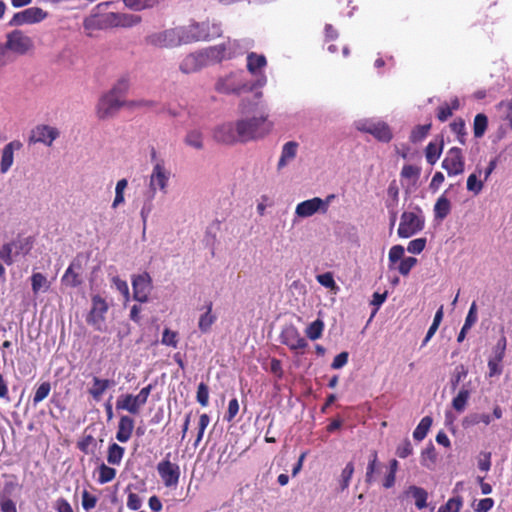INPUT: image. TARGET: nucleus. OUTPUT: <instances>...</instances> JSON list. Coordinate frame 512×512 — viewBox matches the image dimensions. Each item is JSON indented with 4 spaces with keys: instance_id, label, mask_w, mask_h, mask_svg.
Masks as SVG:
<instances>
[{
    "instance_id": "nucleus-60",
    "label": "nucleus",
    "mask_w": 512,
    "mask_h": 512,
    "mask_svg": "<svg viewBox=\"0 0 512 512\" xmlns=\"http://www.w3.org/2000/svg\"><path fill=\"white\" fill-rule=\"evenodd\" d=\"M478 320V312H477V305L475 302H473L468 310L467 316L465 318L463 328L464 330H470L474 324Z\"/></svg>"
},
{
    "instance_id": "nucleus-12",
    "label": "nucleus",
    "mask_w": 512,
    "mask_h": 512,
    "mask_svg": "<svg viewBox=\"0 0 512 512\" xmlns=\"http://www.w3.org/2000/svg\"><path fill=\"white\" fill-rule=\"evenodd\" d=\"M234 46L235 41L228 40L227 42L201 49L200 51L206 66L232 58Z\"/></svg>"
},
{
    "instance_id": "nucleus-54",
    "label": "nucleus",
    "mask_w": 512,
    "mask_h": 512,
    "mask_svg": "<svg viewBox=\"0 0 512 512\" xmlns=\"http://www.w3.org/2000/svg\"><path fill=\"white\" fill-rule=\"evenodd\" d=\"M451 130L456 134L457 140L460 144L466 143V127L465 122L462 119H458L450 124Z\"/></svg>"
},
{
    "instance_id": "nucleus-21",
    "label": "nucleus",
    "mask_w": 512,
    "mask_h": 512,
    "mask_svg": "<svg viewBox=\"0 0 512 512\" xmlns=\"http://www.w3.org/2000/svg\"><path fill=\"white\" fill-rule=\"evenodd\" d=\"M206 67L201 51L187 55L180 63V70L185 74L195 73Z\"/></svg>"
},
{
    "instance_id": "nucleus-32",
    "label": "nucleus",
    "mask_w": 512,
    "mask_h": 512,
    "mask_svg": "<svg viewBox=\"0 0 512 512\" xmlns=\"http://www.w3.org/2000/svg\"><path fill=\"white\" fill-rule=\"evenodd\" d=\"M434 216L438 220H443L451 211V202L445 194H442L434 205Z\"/></svg>"
},
{
    "instance_id": "nucleus-53",
    "label": "nucleus",
    "mask_w": 512,
    "mask_h": 512,
    "mask_svg": "<svg viewBox=\"0 0 512 512\" xmlns=\"http://www.w3.org/2000/svg\"><path fill=\"white\" fill-rule=\"evenodd\" d=\"M354 473V464L353 462H349L346 464L345 468L342 470L340 475V488L342 491L346 490L349 487L350 480Z\"/></svg>"
},
{
    "instance_id": "nucleus-50",
    "label": "nucleus",
    "mask_w": 512,
    "mask_h": 512,
    "mask_svg": "<svg viewBox=\"0 0 512 512\" xmlns=\"http://www.w3.org/2000/svg\"><path fill=\"white\" fill-rule=\"evenodd\" d=\"M12 245L15 249L14 251L17 256L26 255L32 248V241L29 237L19 238L12 241Z\"/></svg>"
},
{
    "instance_id": "nucleus-55",
    "label": "nucleus",
    "mask_w": 512,
    "mask_h": 512,
    "mask_svg": "<svg viewBox=\"0 0 512 512\" xmlns=\"http://www.w3.org/2000/svg\"><path fill=\"white\" fill-rule=\"evenodd\" d=\"M431 128V124H424L416 126L410 135V140L413 143L421 142L429 133Z\"/></svg>"
},
{
    "instance_id": "nucleus-3",
    "label": "nucleus",
    "mask_w": 512,
    "mask_h": 512,
    "mask_svg": "<svg viewBox=\"0 0 512 512\" xmlns=\"http://www.w3.org/2000/svg\"><path fill=\"white\" fill-rule=\"evenodd\" d=\"M215 90L222 94L240 95L255 90V88H251L244 72L237 70L220 76L215 83Z\"/></svg>"
},
{
    "instance_id": "nucleus-43",
    "label": "nucleus",
    "mask_w": 512,
    "mask_h": 512,
    "mask_svg": "<svg viewBox=\"0 0 512 512\" xmlns=\"http://www.w3.org/2000/svg\"><path fill=\"white\" fill-rule=\"evenodd\" d=\"M432 422L433 420L430 416L423 417L413 432L414 439L422 441L427 436Z\"/></svg>"
},
{
    "instance_id": "nucleus-41",
    "label": "nucleus",
    "mask_w": 512,
    "mask_h": 512,
    "mask_svg": "<svg viewBox=\"0 0 512 512\" xmlns=\"http://www.w3.org/2000/svg\"><path fill=\"white\" fill-rule=\"evenodd\" d=\"M216 321V316L212 313V305L209 304L207 311L203 313L198 321V327L201 332L207 333L210 331L212 325Z\"/></svg>"
},
{
    "instance_id": "nucleus-19",
    "label": "nucleus",
    "mask_w": 512,
    "mask_h": 512,
    "mask_svg": "<svg viewBox=\"0 0 512 512\" xmlns=\"http://www.w3.org/2000/svg\"><path fill=\"white\" fill-rule=\"evenodd\" d=\"M132 287L134 299L141 303L147 302L152 290L151 277L147 273L134 276Z\"/></svg>"
},
{
    "instance_id": "nucleus-14",
    "label": "nucleus",
    "mask_w": 512,
    "mask_h": 512,
    "mask_svg": "<svg viewBox=\"0 0 512 512\" xmlns=\"http://www.w3.org/2000/svg\"><path fill=\"white\" fill-rule=\"evenodd\" d=\"M170 453L157 464V472L166 487H173L179 483L180 467L169 459Z\"/></svg>"
},
{
    "instance_id": "nucleus-31",
    "label": "nucleus",
    "mask_w": 512,
    "mask_h": 512,
    "mask_svg": "<svg viewBox=\"0 0 512 512\" xmlns=\"http://www.w3.org/2000/svg\"><path fill=\"white\" fill-rule=\"evenodd\" d=\"M116 28H132L139 25L142 21L141 16L130 13L116 12Z\"/></svg>"
},
{
    "instance_id": "nucleus-26",
    "label": "nucleus",
    "mask_w": 512,
    "mask_h": 512,
    "mask_svg": "<svg viewBox=\"0 0 512 512\" xmlns=\"http://www.w3.org/2000/svg\"><path fill=\"white\" fill-rule=\"evenodd\" d=\"M184 143L195 149L201 150L204 147V134L200 128H191L187 130L184 137Z\"/></svg>"
},
{
    "instance_id": "nucleus-56",
    "label": "nucleus",
    "mask_w": 512,
    "mask_h": 512,
    "mask_svg": "<svg viewBox=\"0 0 512 512\" xmlns=\"http://www.w3.org/2000/svg\"><path fill=\"white\" fill-rule=\"evenodd\" d=\"M378 467V455L377 451H373L370 456V460L367 465L366 475H365V481L368 484H371L374 480V473Z\"/></svg>"
},
{
    "instance_id": "nucleus-34",
    "label": "nucleus",
    "mask_w": 512,
    "mask_h": 512,
    "mask_svg": "<svg viewBox=\"0 0 512 512\" xmlns=\"http://www.w3.org/2000/svg\"><path fill=\"white\" fill-rule=\"evenodd\" d=\"M125 454L124 447L111 443L107 450V462L110 465H120Z\"/></svg>"
},
{
    "instance_id": "nucleus-6",
    "label": "nucleus",
    "mask_w": 512,
    "mask_h": 512,
    "mask_svg": "<svg viewBox=\"0 0 512 512\" xmlns=\"http://www.w3.org/2000/svg\"><path fill=\"white\" fill-rule=\"evenodd\" d=\"M172 172L162 160H158L153 164L151 173L149 174L148 187L151 193L157 191L167 194L169 189Z\"/></svg>"
},
{
    "instance_id": "nucleus-30",
    "label": "nucleus",
    "mask_w": 512,
    "mask_h": 512,
    "mask_svg": "<svg viewBox=\"0 0 512 512\" xmlns=\"http://www.w3.org/2000/svg\"><path fill=\"white\" fill-rule=\"evenodd\" d=\"M50 286L51 283L44 274L34 272L31 275V288L35 295L47 292L50 289Z\"/></svg>"
},
{
    "instance_id": "nucleus-40",
    "label": "nucleus",
    "mask_w": 512,
    "mask_h": 512,
    "mask_svg": "<svg viewBox=\"0 0 512 512\" xmlns=\"http://www.w3.org/2000/svg\"><path fill=\"white\" fill-rule=\"evenodd\" d=\"M284 342L291 348H301L304 346L305 340L300 338L297 331L293 328H289L283 333Z\"/></svg>"
},
{
    "instance_id": "nucleus-37",
    "label": "nucleus",
    "mask_w": 512,
    "mask_h": 512,
    "mask_svg": "<svg viewBox=\"0 0 512 512\" xmlns=\"http://www.w3.org/2000/svg\"><path fill=\"white\" fill-rule=\"evenodd\" d=\"M61 282L63 285L68 287H77L81 284L80 275L77 271H75V264L72 263L66 269L64 275L62 276Z\"/></svg>"
},
{
    "instance_id": "nucleus-64",
    "label": "nucleus",
    "mask_w": 512,
    "mask_h": 512,
    "mask_svg": "<svg viewBox=\"0 0 512 512\" xmlns=\"http://www.w3.org/2000/svg\"><path fill=\"white\" fill-rule=\"evenodd\" d=\"M14 250L12 242H10L3 245L2 250L0 251V258H2L8 265L12 264L14 258L17 256Z\"/></svg>"
},
{
    "instance_id": "nucleus-28",
    "label": "nucleus",
    "mask_w": 512,
    "mask_h": 512,
    "mask_svg": "<svg viewBox=\"0 0 512 512\" xmlns=\"http://www.w3.org/2000/svg\"><path fill=\"white\" fill-rule=\"evenodd\" d=\"M13 368V362L8 363V359L5 354L0 355V398H8V386L4 380V376L9 373Z\"/></svg>"
},
{
    "instance_id": "nucleus-9",
    "label": "nucleus",
    "mask_w": 512,
    "mask_h": 512,
    "mask_svg": "<svg viewBox=\"0 0 512 512\" xmlns=\"http://www.w3.org/2000/svg\"><path fill=\"white\" fill-rule=\"evenodd\" d=\"M424 227V218L420 211H405L400 218L397 230L400 238H410Z\"/></svg>"
},
{
    "instance_id": "nucleus-11",
    "label": "nucleus",
    "mask_w": 512,
    "mask_h": 512,
    "mask_svg": "<svg viewBox=\"0 0 512 512\" xmlns=\"http://www.w3.org/2000/svg\"><path fill=\"white\" fill-rule=\"evenodd\" d=\"M241 133L238 121L225 122L214 128L213 137L223 144L246 143Z\"/></svg>"
},
{
    "instance_id": "nucleus-33",
    "label": "nucleus",
    "mask_w": 512,
    "mask_h": 512,
    "mask_svg": "<svg viewBox=\"0 0 512 512\" xmlns=\"http://www.w3.org/2000/svg\"><path fill=\"white\" fill-rule=\"evenodd\" d=\"M126 8L140 12L147 9H152L159 4V0H123Z\"/></svg>"
},
{
    "instance_id": "nucleus-63",
    "label": "nucleus",
    "mask_w": 512,
    "mask_h": 512,
    "mask_svg": "<svg viewBox=\"0 0 512 512\" xmlns=\"http://www.w3.org/2000/svg\"><path fill=\"white\" fill-rule=\"evenodd\" d=\"M462 498L460 496L450 498L445 505L441 506L439 509L442 512H459L462 507Z\"/></svg>"
},
{
    "instance_id": "nucleus-5",
    "label": "nucleus",
    "mask_w": 512,
    "mask_h": 512,
    "mask_svg": "<svg viewBox=\"0 0 512 512\" xmlns=\"http://www.w3.org/2000/svg\"><path fill=\"white\" fill-rule=\"evenodd\" d=\"M353 125L357 131L371 134L380 142L388 143L393 138L390 126L377 118H361L356 120Z\"/></svg>"
},
{
    "instance_id": "nucleus-39",
    "label": "nucleus",
    "mask_w": 512,
    "mask_h": 512,
    "mask_svg": "<svg viewBox=\"0 0 512 512\" xmlns=\"http://www.w3.org/2000/svg\"><path fill=\"white\" fill-rule=\"evenodd\" d=\"M408 493L414 498L415 506L418 509L421 510L427 506L428 493L425 489L417 486H410Z\"/></svg>"
},
{
    "instance_id": "nucleus-10",
    "label": "nucleus",
    "mask_w": 512,
    "mask_h": 512,
    "mask_svg": "<svg viewBox=\"0 0 512 512\" xmlns=\"http://www.w3.org/2000/svg\"><path fill=\"white\" fill-rule=\"evenodd\" d=\"M109 305L100 295H93L91 298V309L87 316V323L96 330L103 331L106 328V313Z\"/></svg>"
},
{
    "instance_id": "nucleus-46",
    "label": "nucleus",
    "mask_w": 512,
    "mask_h": 512,
    "mask_svg": "<svg viewBox=\"0 0 512 512\" xmlns=\"http://www.w3.org/2000/svg\"><path fill=\"white\" fill-rule=\"evenodd\" d=\"M161 342L163 345L171 349H177L179 343V334L176 331L165 328L162 333Z\"/></svg>"
},
{
    "instance_id": "nucleus-27",
    "label": "nucleus",
    "mask_w": 512,
    "mask_h": 512,
    "mask_svg": "<svg viewBox=\"0 0 512 512\" xmlns=\"http://www.w3.org/2000/svg\"><path fill=\"white\" fill-rule=\"evenodd\" d=\"M141 404L136 401V397L132 394L122 395L116 402L118 410H126L132 414H138Z\"/></svg>"
},
{
    "instance_id": "nucleus-61",
    "label": "nucleus",
    "mask_w": 512,
    "mask_h": 512,
    "mask_svg": "<svg viewBox=\"0 0 512 512\" xmlns=\"http://www.w3.org/2000/svg\"><path fill=\"white\" fill-rule=\"evenodd\" d=\"M417 259L414 257H404L399 264L396 266V269L399 271L401 275H408L411 269L416 265Z\"/></svg>"
},
{
    "instance_id": "nucleus-35",
    "label": "nucleus",
    "mask_w": 512,
    "mask_h": 512,
    "mask_svg": "<svg viewBox=\"0 0 512 512\" xmlns=\"http://www.w3.org/2000/svg\"><path fill=\"white\" fill-rule=\"evenodd\" d=\"M128 187V180L126 178H122L117 181L115 185V197L111 204L113 209L118 208L119 206L125 203V191Z\"/></svg>"
},
{
    "instance_id": "nucleus-2",
    "label": "nucleus",
    "mask_w": 512,
    "mask_h": 512,
    "mask_svg": "<svg viewBox=\"0 0 512 512\" xmlns=\"http://www.w3.org/2000/svg\"><path fill=\"white\" fill-rule=\"evenodd\" d=\"M147 43L159 48H176L191 43L186 25L154 32L147 37Z\"/></svg>"
},
{
    "instance_id": "nucleus-4",
    "label": "nucleus",
    "mask_w": 512,
    "mask_h": 512,
    "mask_svg": "<svg viewBox=\"0 0 512 512\" xmlns=\"http://www.w3.org/2000/svg\"><path fill=\"white\" fill-rule=\"evenodd\" d=\"M190 42L209 41L222 35V24L216 20L192 22L186 25Z\"/></svg>"
},
{
    "instance_id": "nucleus-38",
    "label": "nucleus",
    "mask_w": 512,
    "mask_h": 512,
    "mask_svg": "<svg viewBox=\"0 0 512 512\" xmlns=\"http://www.w3.org/2000/svg\"><path fill=\"white\" fill-rule=\"evenodd\" d=\"M482 174V170L477 167L476 172L470 174L467 178V190L479 194L483 189L484 179L480 180L479 177Z\"/></svg>"
},
{
    "instance_id": "nucleus-47",
    "label": "nucleus",
    "mask_w": 512,
    "mask_h": 512,
    "mask_svg": "<svg viewBox=\"0 0 512 512\" xmlns=\"http://www.w3.org/2000/svg\"><path fill=\"white\" fill-rule=\"evenodd\" d=\"M51 392L50 382H42L35 390L33 395V406L36 407L40 402L48 397Z\"/></svg>"
},
{
    "instance_id": "nucleus-29",
    "label": "nucleus",
    "mask_w": 512,
    "mask_h": 512,
    "mask_svg": "<svg viewBox=\"0 0 512 512\" xmlns=\"http://www.w3.org/2000/svg\"><path fill=\"white\" fill-rule=\"evenodd\" d=\"M443 139L431 141L425 148V157L430 165L436 164L443 151Z\"/></svg>"
},
{
    "instance_id": "nucleus-51",
    "label": "nucleus",
    "mask_w": 512,
    "mask_h": 512,
    "mask_svg": "<svg viewBox=\"0 0 512 512\" xmlns=\"http://www.w3.org/2000/svg\"><path fill=\"white\" fill-rule=\"evenodd\" d=\"M115 477H116V470L114 468L109 467L104 463H102L99 466L98 482L100 484H105V483L111 482Z\"/></svg>"
},
{
    "instance_id": "nucleus-15",
    "label": "nucleus",
    "mask_w": 512,
    "mask_h": 512,
    "mask_svg": "<svg viewBox=\"0 0 512 512\" xmlns=\"http://www.w3.org/2000/svg\"><path fill=\"white\" fill-rule=\"evenodd\" d=\"M121 106L122 100L117 95L106 93L96 105V115L102 120L111 118Z\"/></svg>"
},
{
    "instance_id": "nucleus-59",
    "label": "nucleus",
    "mask_w": 512,
    "mask_h": 512,
    "mask_svg": "<svg viewBox=\"0 0 512 512\" xmlns=\"http://www.w3.org/2000/svg\"><path fill=\"white\" fill-rule=\"evenodd\" d=\"M324 324L321 320L317 319L313 321L307 328H306V335L311 340L318 339L322 332H323Z\"/></svg>"
},
{
    "instance_id": "nucleus-52",
    "label": "nucleus",
    "mask_w": 512,
    "mask_h": 512,
    "mask_svg": "<svg viewBox=\"0 0 512 512\" xmlns=\"http://www.w3.org/2000/svg\"><path fill=\"white\" fill-rule=\"evenodd\" d=\"M503 354H496L488 361L489 377L499 376L502 373Z\"/></svg>"
},
{
    "instance_id": "nucleus-48",
    "label": "nucleus",
    "mask_w": 512,
    "mask_h": 512,
    "mask_svg": "<svg viewBox=\"0 0 512 512\" xmlns=\"http://www.w3.org/2000/svg\"><path fill=\"white\" fill-rule=\"evenodd\" d=\"M467 375L468 369L464 365L460 364L455 367L450 379L452 391H455L457 389L460 381L465 379Z\"/></svg>"
},
{
    "instance_id": "nucleus-36",
    "label": "nucleus",
    "mask_w": 512,
    "mask_h": 512,
    "mask_svg": "<svg viewBox=\"0 0 512 512\" xmlns=\"http://www.w3.org/2000/svg\"><path fill=\"white\" fill-rule=\"evenodd\" d=\"M154 197L155 194L150 192V194L147 195L142 201L140 217L144 228L146 227L148 219L154 210Z\"/></svg>"
},
{
    "instance_id": "nucleus-44",
    "label": "nucleus",
    "mask_w": 512,
    "mask_h": 512,
    "mask_svg": "<svg viewBox=\"0 0 512 512\" xmlns=\"http://www.w3.org/2000/svg\"><path fill=\"white\" fill-rule=\"evenodd\" d=\"M263 368L275 376L276 379H282L283 369L280 360L276 358H266L262 363Z\"/></svg>"
},
{
    "instance_id": "nucleus-45",
    "label": "nucleus",
    "mask_w": 512,
    "mask_h": 512,
    "mask_svg": "<svg viewBox=\"0 0 512 512\" xmlns=\"http://www.w3.org/2000/svg\"><path fill=\"white\" fill-rule=\"evenodd\" d=\"M437 454L435 447L430 443L421 453V464L427 468H432L436 462Z\"/></svg>"
},
{
    "instance_id": "nucleus-13",
    "label": "nucleus",
    "mask_w": 512,
    "mask_h": 512,
    "mask_svg": "<svg viewBox=\"0 0 512 512\" xmlns=\"http://www.w3.org/2000/svg\"><path fill=\"white\" fill-rule=\"evenodd\" d=\"M441 166L449 177L463 174L465 171V158L462 150L458 147H451L446 152Z\"/></svg>"
},
{
    "instance_id": "nucleus-24",
    "label": "nucleus",
    "mask_w": 512,
    "mask_h": 512,
    "mask_svg": "<svg viewBox=\"0 0 512 512\" xmlns=\"http://www.w3.org/2000/svg\"><path fill=\"white\" fill-rule=\"evenodd\" d=\"M473 391V387L470 382L462 385L458 394L452 400V407L459 413L463 412L466 408L467 402Z\"/></svg>"
},
{
    "instance_id": "nucleus-7",
    "label": "nucleus",
    "mask_w": 512,
    "mask_h": 512,
    "mask_svg": "<svg viewBox=\"0 0 512 512\" xmlns=\"http://www.w3.org/2000/svg\"><path fill=\"white\" fill-rule=\"evenodd\" d=\"M5 47L6 53H13L15 55H26L33 51L34 41L21 30H13L6 35V42L2 44Z\"/></svg>"
},
{
    "instance_id": "nucleus-1",
    "label": "nucleus",
    "mask_w": 512,
    "mask_h": 512,
    "mask_svg": "<svg viewBox=\"0 0 512 512\" xmlns=\"http://www.w3.org/2000/svg\"><path fill=\"white\" fill-rule=\"evenodd\" d=\"M237 121L242 132V137L246 142L265 137L273 128V122L269 120V115L266 112H262L250 118H241Z\"/></svg>"
},
{
    "instance_id": "nucleus-22",
    "label": "nucleus",
    "mask_w": 512,
    "mask_h": 512,
    "mask_svg": "<svg viewBox=\"0 0 512 512\" xmlns=\"http://www.w3.org/2000/svg\"><path fill=\"white\" fill-rule=\"evenodd\" d=\"M299 144L296 141L286 142L281 149V154L277 162V170H283L290 162H292L298 153Z\"/></svg>"
},
{
    "instance_id": "nucleus-17",
    "label": "nucleus",
    "mask_w": 512,
    "mask_h": 512,
    "mask_svg": "<svg viewBox=\"0 0 512 512\" xmlns=\"http://www.w3.org/2000/svg\"><path fill=\"white\" fill-rule=\"evenodd\" d=\"M59 131L57 128L49 125H37L31 130L29 143H41L45 146H52L53 142L58 138Z\"/></svg>"
},
{
    "instance_id": "nucleus-42",
    "label": "nucleus",
    "mask_w": 512,
    "mask_h": 512,
    "mask_svg": "<svg viewBox=\"0 0 512 512\" xmlns=\"http://www.w3.org/2000/svg\"><path fill=\"white\" fill-rule=\"evenodd\" d=\"M405 249L401 245H394L388 252V268L389 270L396 269V264L404 258Z\"/></svg>"
},
{
    "instance_id": "nucleus-8",
    "label": "nucleus",
    "mask_w": 512,
    "mask_h": 512,
    "mask_svg": "<svg viewBox=\"0 0 512 512\" xmlns=\"http://www.w3.org/2000/svg\"><path fill=\"white\" fill-rule=\"evenodd\" d=\"M267 67V59L263 54L250 52L246 56L247 71L255 77L251 88L261 89L267 84V76L264 73Z\"/></svg>"
},
{
    "instance_id": "nucleus-62",
    "label": "nucleus",
    "mask_w": 512,
    "mask_h": 512,
    "mask_svg": "<svg viewBox=\"0 0 512 512\" xmlns=\"http://www.w3.org/2000/svg\"><path fill=\"white\" fill-rule=\"evenodd\" d=\"M196 399H197V402L202 407L208 406V404H209V388L204 382H201L198 385Z\"/></svg>"
},
{
    "instance_id": "nucleus-58",
    "label": "nucleus",
    "mask_w": 512,
    "mask_h": 512,
    "mask_svg": "<svg viewBox=\"0 0 512 512\" xmlns=\"http://www.w3.org/2000/svg\"><path fill=\"white\" fill-rule=\"evenodd\" d=\"M83 27L89 34L95 30H103L100 15H91L85 18Z\"/></svg>"
},
{
    "instance_id": "nucleus-18",
    "label": "nucleus",
    "mask_w": 512,
    "mask_h": 512,
    "mask_svg": "<svg viewBox=\"0 0 512 512\" xmlns=\"http://www.w3.org/2000/svg\"><path fill=\"white\" fill-rule=\"evenodd\" d=\"M47 17V12L40 7H30L14 14L10 25L22 26L25 24H35L43 21Z\"/></svg>"
},
{
    "instance_id": "nucleus-23",
    "label": "nucleus",
    "mask_w": 512,
    "mask_h": 512,
    "mask_svg": "<svg viewBox=\"0 0 512 512\" xmlns=\"http://www.w3.org/2000/svg\"><path fill=\"white\" fill-rule=\"evenodd\" d=\"M134 429V420L129 416H121L116 432V439L121 443H126L132 436Z\"/></svg>"
},
{
    "instance_id": "nucleus-25",
    "label": "nucleus",
    "mask_w": 512,
    "mask_h": 512,
    "mask_svg": "<svg viewBox=\"0 0 512 512\" xmlns=\"http://www.w3.org/2000/svg\"><path fill=\"white\" fill-rule=\"evenodd\" d=\"M93 384L89 388L88 393L95 401H100L105 391L114 385V382L108 379H100L96 376L93 377Z\"/></svg>"
},
{
    "instance_id": "nucleus-49",
    "label": "nucleus",
    "mask_w": 512,
    "mask_h": 512,
    "mask_svg": "<svg viewBox=\"0 0 512 512\" xmlns=\"http://www.w3.org/2000/svg\"><path fill=\"white\" fill-rule=\"evenodd\" d=\"M488 125V119L484 114H477L474 118L473 131L476 138L484 135Z\"/></svg>"
},
{
    "instance_id": "nucleus-16",
    "label": "nucleus",
    "mask_w": 512,
    "mask_h": 512,
    "mask_svg": "<svg viewBox=\"0 0 512 512\" xmlns=\"http://www.w3.org/2000/svg\"><path fill=\"white\" fill-rule=\"evenodd\" d=\"M323 203L320 197H314L311 199L299 202L294 211L293 223H297L300 219L312 217L316 214H322Z\"/></svg>"
},
{
    "instance_id": "nucleus-20",
    "label": "nucleus",
    "mask_w": 512,
    "mask_h": 512,
    "mask_svg": "<svg viewBox=\"0 0 512 512\" xmlns=\"http://www.w3.org/2000/svg\"><path fill=\"white\" fill-rule=\"evenodd\" d=\"M22 148V143L18 140H14L6 144L1 152L0 171L1 173H7L14 162V152Z\"/></svg>"
},
{
    "instance_id": "nucleus-57",
    "label": "nucleus",
    "mask_w": 512,
    "mask_h": 512,
    "mask_svg": "<svg viewBox=\"0 0 512 512\" xmlns=\"http://www.w3.org/2000/svg\"><path fill=\"white\" fill-rule=\"evenodd\" d=\"M209 423H210L209 415L206 413L201 414L199 417L198 426H197L198 431H197V437H196V440L194 443L195 447H197L198 444L202 441L204 432H205L206 428L208 427Z\"/></svg>"
}]
</instances>
